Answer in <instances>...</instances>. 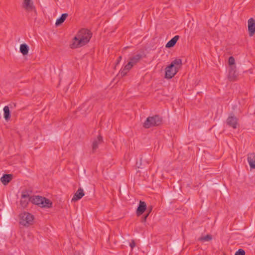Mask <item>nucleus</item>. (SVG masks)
I'll return each instance as SVG.
<instances>
[{"label": "nucleus", "instance_id": "6", "mask_svg": "<svg viewBox=\"0 0 255 255\" xmlns=\"http://www.w3.org/2000/svg\"><path fill=\"white\" fill-rule=\"evenodd\" d=\"M238 119L233 115L229 116L226 120V124L230 127L236 129L239 127Z\"/></svg>", "mask_w": 255, "mask_h": 255}, {"label": "nucleus", "instance_id": "19", "mask_svg": "<svg viewBox=\"0 0 255 255\" xmlns=\"http://www.w3.org/2000/svg\"><path fill=\"white\" fill-rule=\"evenodd\" d=\"M29 47L26 44H22L20 46V51L23 55H25L28 54Z\"/></svg>", "mask_w": 255, "mask_h": 255}, {"label": "nucleus", "instance_id": "7", "mask_svg": "<svg viewBox=\"0 0 255 255\" xmlns=\"http://www.w3.org/2000/svg\"><path fill=\"white\" fill-rule=\"evenodd\" d=\"M248 23L249 35L252 36L255 32V20L251 18L248 20Z\"/></svg>", "mask_w": 255, "mask_h": 255}, {"label": "nucleus", "instance_id": "27", "mask_svg": "<svg viewBox=\"0 0 255 255\" xmlns=\"http://www.w3.org/2000/svg\"><path fill=\"white\" fill-rule=\"evenodd\" d=\"M148 214H146L145 215H144V216H143L142 218H141V222L142 223H145L146 221V219L148 217Z\"/></svg>", "mask_w": 255, "mask_h": 255}, {"label": "nucleus", "instance_id": "13", "mask_svg": "<svg viewBox=\"0 0 255 255\" xmlns=\"http://www.w3.org/2000/svg\"><path fill=\"white\" fill-rule=\"evenodd\" d=\"M12 178V174H5L0 178V181L3 185H6L10 182Z\"/></svg>", "mask_w": 255, "mask_h": 255}, {"label": "nucleus", "instance_id": "25", "mask_svg": "<svg viewBox=\"0 0 255 255\" xmlns=\"http://www.w3.org/2000/svg\"><path fill=\"white\" fill-rule=\"evenodd\" d=\"M229 64L230 65H233L235 64V59L233 56H231L229 58L228 60Z\"/></svg>", "mask_w": 255, "mask_h": 255}, {"label": "nucleus", "instance_id": "12", "mask_svg": "<svg viewBox=\"0 0 255 255\" xmlns=\"http://www.w3.org/2000/svg\"><path fill=\"white\" fill-rule=\"evenodd\" d=\"M248 161L251 168H255V153H250L248 154Z\"/></svg>", "mask_w": 255, "mask_h": 255}, {"label": "nucleus", "instance_id": "28", "mask_svg": "<svg viewBox=\"0 0 255 255\" xmlns=\"http://www.w3.org/2000/svg\"><path fill=\"white\" fill-rule=\"evenodd\" d=\"M130 246L131 249H133L135 246V243L134 240H132L130 243Z\"/></svg>", "mask_w": 255, "mask_h": 255}, {"label": "nucleus", "instance_id": "22", "mask_svg": "<svg viewBox=\"0 0 255 255\" xmlns=\"http://www.w3.org/2000/svg\"><path fill=\"white\" fill-rule=\"evenodd\" d=\"M31 196H30L29 192L27 190H24L22 192L21 198H30Z\"/></svg>", "mask_w": 255, "mask_h": 255}, {"label": "nucleus", "instance_id": "21", "mask_svg": "<svg viewBox=\"0 0 255 255\" xmlns=\"http://www.w3.org/2000/svg\"><path fill=\"white\" fill-rule=\"evenodd\" d=\"M29 202H31V198L27 199L21 197L20 204L22 207L25 208L27 207Z\"/></svg>", "mask_w": 255, "mask_h": 255}, {"label": "nucleus", "instance_id": "24", "mask_svg": "<svg viewBox=\"0 0 255 255\" xmlns=\"http://www.w3.org/2000/svg\"><path fill=\"white\" fill-rule=\"evenodd\" d=\"M235 255H245V252L244 250L240 249L236 252Z\"/></svg>", "mask_w": 255, "mask_h": 255}, {"label": "nucleus", "instance_id": "11", "mask_svg": "<svg viewBox=\"0 0 255 255\" xmlns=\"http://www.w3.org/2000/svg\"><path fill=\"white\" fill-rule=\"evenodd\" d=\"M84 196V193L83 189L79 188L75 193L72 199V201H77L81 199Z\"/></svg>", "mask_w": 255, "mask_h": 255}, {"label": "nucleus", "instance_id": "8", "mask_svg": "<svg viewBox=\"0 0 255 255\" xmlns=\"http://www.w3.org/2000/svg\"><path fill=\"white\" fill-rule=\"evenodd\" d=\"M103 142V137L101 135H99L97 138L95 139L92 143V150L95 152L99 147V145Z\"/></svg>", "mask_w": 255, "mask_h": 255}, {"label": "nucleus", "instance_id": "10", "mask_svg": "<svg viewBox=\"0 0 255 255\" xmlns=\"http://www.w3.org/2000/svg\"><path fill=\"white\" fill-rule=\"evenodd\" d=\"M146 203L140 201L139 205L136 210V215L137 216L141 215L146 209Z\"/></svg>", "mask_w": 255, "mask_h": 255}, {"label": "nucleus", "instance_id": "30", "mask_svg": "<svg viewBox=\"0 0 255 255\" xmlns=\"http://www.w3.org/2000/svg\"><path fill=\"white\" fill-rule=\"evenodd\" d=\"M152 206H150V207H148L147 208V212H148V213L147 214H148V215L151 213V212L152 211Z\"/></svg>", "mask_w": 255, "mask_h": 255}, {"label": "nucleus", "instance_id": "17", "mask_svg": "<svg viewBox=\"0 0 255 255\" xmlns=\"http://www.w3.org/2000/svg\"><path fill=\"white\" fill-rule=\"evenodd\" d=\"M3 112L4 118L6 121H8L10 118V112L8 106H5L3 108Z\"/></svg>", "mask_w": 255, "mask_h": 255}, {"label": "nucleus", "instance_id": "29", "mask_svg": "<svg viewBox=\"0 0 255 255\" xmlns=\"http://www.w3.org/2000/svg\"><path fill=\"white\" fill-rule=\"evenodd\" d=\"M122 56H120L118 57V59L117 60V62H116V66L120 62V61L122 60Z\"/></svg>", "mask_w": 255, "mask_h": 255}, {"label": "nucleus", "instance_id": "2", "mask_svg": "<svg viewBox=\"0 0 255 255\" xmlns=\"http://www.w3.org/2000/svg\"><path fill=\"white\" fill-rule=\"evenodd\" d=\"M182 65L181 59L177 58L173 60L171 64L165 68V78L171 79L181 69Z\"/></svg>", "mask_w": 255, "mask_h": 255}, {"label": "nucleus", "instance_id": "18", "mask_svg": "<svg viewBox=\"0 0 255 255\" xmlns=\"http://www.w3.org/2000/svg\"><path fill=\"white\" fill-rule=\"evenodd\" d=\"M141 58V55L138 54L135 55L134 56L130 58L129 62L132 64H133V65H134L136 64L137 62H138Z\"/></svg>", "mask_w": 255, "mask_h": 255}, {"label": "nucleus", "instance_id": "9", "mask_svg": "<svg viewBox=\"0 0 255 255\" xmlns=\"http://www.w3.org/2000/svg\"><path fill=\"white\" fill-rule=\"evenodd\" d=\"M238 74L235 69V67H231L230 69L228 75V79L231 81L237 80Z\"/></svg>", "mask_w": 255, "mask_h": 255}, {"label": "nucleus", "instance_id": "3", "mask_svg": "<svg viewBox=\"0 0 255 255\" xmlns=\"http://www.w3.org/2000/svg\"><path fill=\"white\" fill-rule=\"evenodd\" d=\"M31 202L41 208H50L52 206V203L49 199L40 196H31Z\"/></svg>", "mask_w": 255, "mask_h": 255}, {"label": "nucleus", "instance_id": "14", "mask_svg": "<svg viewBox=\"0 0 255 255\" xmlns=\"http://www.w3.org/2000/svg\"><path fill=\"white\" fill-rule=\"evenodd\" d=\"M23 7L27 11L35 10V7L31 0H24Z\"/></svg>", "mask_w": 255, "mask_h": 255}, {"label": "nucleus", "instance_id": "16", "mask_svg": "<svg viewBox=\"0 0 255 255\" xmlns=\"http://www.w3.org/2000/svg\"><path fill=\"white\" fill-rule=\"evenodd\" d=\"M68 14L66 13L62 14L61 16L56 20L55 25L58 26L61 24L65 20Z\"/></svg>", "mask_w": 255, "mask_h": 255}, {"label": "nucleus", "instance_id": "20", "mask_svg": "<svg viewBox=\"0 0 255 255\" xmlns=\"http://www.w3.org/2000/svg\"><path fill=\"white\" fill-rule=\"evenodd\" d=\"M212 240V236L211 235L208 234L205 236H202L198 238V241L201 242H209Z\"/></svg>", "mask_w": 255, "mask_h": 255}, {"label": "nucleus", "instance_id": "26", "mask_svg": "<svg viewBox=\"0 0 255 255\" xmlns=\"http://www.w3.org/2000/svg\"><path fill=\"white\" fill-rule=\"evenodd\" d=\"M129 71L128 70H127L125 68H124L123 69H122L120 71V74L121 75V76L123 77V76H125V75H127V73Z\"/></svg>", "mask_w": 255, "mask_h": 255}, {"label": "nucleus", "instance_id": "15", "mask_svg": "<svg viewBox=\"0 0 255 255\" xmlns=\"http://www.w3.org/2000/svg\"><path fill=\"white\" fill-rule=\"evenodd\" d=\"M179 38L180 36L179 35L175 36L166 43L165 47L166 48L173 47L175 45Z\"/></svg>", "mask_w": 255, "mask_h": 255}, {"label": "nucleus", "instance_id": "23", "mask_svg": "<svg viewBox=\"0 0 255 255\" xmlns=\"http://www.w3.org/2000/svg\"><path fill=\"white\" fill-rule=\"evenodd\" d=\"M133 64H132L129 61L125 65L124 68L127 70L129 71L133 67Z\"/></svg>", "mask_w": 255, "mask_h": 255}, {"label": "nucleus", "instance_id": "1", "mask_svg": "<svg viewBox=\"0 0 255 255\" xmlns=\"http://www.w3.org/2000/svg\"><path fill=\"white\" fill-rule=\"evenodd\" d=\"M92 35V33L89 30L85 28L81 29L73 39L70 47L72 49H75L86 45L89 42Z\"/></svg>", "mask_w": 255, "mask_h": 255}, {"label": "nucleus", "instance_id": "4", "mask_svg": "<svg viewBox=\"0 0 255 255\" xmlns=\"http://www.w3.org/2000/svg\"><path fill=\"white\" fill-rule=\"evenodd\" d=\"M162 123V118L159 116L156 115L153 117H148L143 123V127L146 128H150L152 127L158 126Z\"/></svg>", "mask_w": 255, "mask_h": 255}, {"label": "nucleus", "instance_id": "5", "mask_svg": "<svg viewBox=\"0 0 255 255\" xmlns=\"http://www.w3.org/2000/svg\"><path fill=\"white\" fill-rule=\"evenodd\" d=\"M34 216L29 213L24 212L20 215V224L24 226L28 227L33 224Z\"/></svg>", "mask_w": 255, "mask_h": 255}]
</instances>
